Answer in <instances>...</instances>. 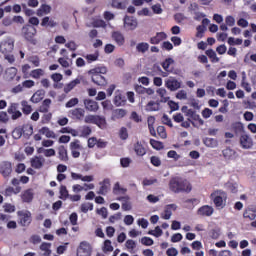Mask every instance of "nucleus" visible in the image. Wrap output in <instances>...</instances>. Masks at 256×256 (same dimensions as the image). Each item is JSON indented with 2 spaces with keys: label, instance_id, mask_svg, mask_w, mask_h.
Returning a JSON list of instances; mask_svg holds the SVG:
<instances>
[{
  "label": "nucleus",
  "instance_id": "774afa93",
  "mask_svg": "<svg viewBox=\"0 0 256 256\" xmlns=\"http://www.w3.org/2000/svg\"><path fill=\"white\" fill-rule=\"evenodd\" d=\"M78 105V98H71L67 104H65V108H73Z\"/></svg>",
  "mask_w": 256,
  "mask_h": 256
},
{
  "label": "nucleus",
  "instance_id": "49530a36",
  "mask_svg": "<svg viewBox=\"0 0 256 256\" xmlns=\"http://www.w3.org/2000/svg\"><path fill=\"white\" fill-rule=\"evenodd\" d=\"M102 250L104 251V253H110L113 252L114 248L112 246V241H110L109 239L104 241V246L102 247Z\"/></svg>",
  "mask_w": 256,
  "mask_h": 256
},
{
  "label": "nucleus",
  "instance_id": "8fccbe9b",
  "mask_svg": "<svg viewBox=\"0 0 256 256\" xmlns=\"http://www.w3.org/2000/svg\"><path fill=\"white\" fill-rule=\"evenodd\" d=\"M157 135L160 136L161 139H167V130L164 126H158L157 127Z\"/></svg>",
  "mask_w": 256,
  "mask_h": 256
},
{
  "label": "nucleus",
  "instance_id": "ea45409f",
  "mask_svg": "<svg viewBox=\"0 0 256 256\" xmlns=\"http://www.w3.org/2000/svg\"><path fill=\"white\" fill-rule=\"evenodd\" d=\"M127 189L122 188L119 182H116L113 188L114 195H126Z\"/></svg>",
  "mask_w": 256,
  "mask_h": 256
},
{
  "label": "nucleus",
  "instance_id": "1a4fd4ad",
  "mask_svg": "<svg viewBox=\"0 0 256 256\" xmlns=\"http://www.w3.org/2000/svg\"><path fill=\"white\" fill-rule=\"evenodd\" d=\"M7 112L11 116V119L13 121H16L17 119H20L22 117V112L18 110V104L17 103H12L9 105Z\"/></svg>",
  "mask_w": 256,
  "mask_h": 256
},
{
  "label": "nucleus",
  "instance_id": "bb28decb",
  "mask_svg": "<svg viewBox=\"0 0 256 256\" xmlns=\"http://www.w3.org/2000/svg\"><path fill=\"white\" fill-rule=\"evenodd\" d=\"M147 124H148V130L150 131L151 136L152 137H157L156 130L154 128L155 117L154 116H148Z\"/></svg>",
  "mask_w": 256,
  "mask_h": 256
},
{
  "label": "nucleus",
  "instance_id": "7c9ffc66",
  "mask_svg": "<svg viewBox=\"0 0 256 256\" xmlns=\"http://www.w3.org/2000/svg\"><path fill=\"white\" fill-rule=\"evenodd\" d=\"M243 217L245 219L255 220L256 219V207L246 209L243 213Z\"/></svg>",
  "mask_w": 256,
  "mask_h": 256
},
{
  "label": "nucleus",
  "instance_id": "f3484780",
  "mask_svg": "<svg viewBox=\"0 0 256 256\" xmlns=\"http://www.w3.org/2000/svg\"><path fill=\"white\" fill-rule=\"evenodd\" d=\"M21 199H22V202H25V203L33 202V199H34L33 188H28L24 190V192H22Z\"/></svg>",
  "mask_w": 256,
  "mask_h": 256
},
{
  "label": "nucleus",
  "instance_id": "603ef678",
  "mask_svg": "<svg viewBox=\"0 0 256 256\" xmlns=\"http://www.w3.org/2000/svg\"><path fill=\"white\" fill-rule=\"evenodd\" d=\"M148 235L155 236L156 238H160L163 235V230L159 226H156L155 230H151L148 232Z\"/></svg>",
  "mask_w": 256,
  "mask_h": 256
},
{
  "label": "nucleus",
  "instance_id": "79ce46f5",
  "mask_svg": "<svg viewBox=\"0 0 256 256\" xmlns=\"http://www.w3.org/2000/svg\"><path fill=\"white\" fill-rule=\"evenodd\" d=\"M93 124L98 126V128L100 129H104L107 127V120L105 119L104 116H100L97 118V120H95Z\"/></svg>",
  "mask_w": 256,
  "mask_h": 256
},
{
  "label": "nucleus",
  "instance_id": "6e6552de",
  "mask_svg": "<svg viewBox=\"0 0 256 256\" xmlns=\"http://www.w3.org/2000/svg\"><path fill=\"white\" fill-rule=\"evenodd\" d=\"M123 21H124V28L128 29L129 31H133L137 28L138 22L135 17L125 15Z\"/></svg>",
  "mask_w": 256,
  "mask_h": 256
},
{
  "label": "nucleus",
  "instance_id": "4c0bfd02",
  "mask_svg": "<svg viewBox=\"0 0 256 256\" xmlns=\"http://www.w3.org/2000/svg\"><path fill=\"white\" fill-rule=\"evenodd\" d=\"M174 64L173 58H166L164 62H161V67L164 69L165 72H173L170 68V65Z\"/></svg>",
  "mask_w": 256,
  "mask_h": 256
},
{
  "label": "nucleus",
  "instance_id": "4d7b16f0",
  "mask_svg": "<svg viewBox=\"0 0 256 256\" xmlns=\"http://www.w3.org/2000/svg\"><path fill=\"white\" fill-rule=\"evenodd\" d=\"M222 155H224L225 159L230 160L234 155V151L231 148H225L224 150H222Z\"/></svg>",
  "mask_w": 256,
  "mask_h": 256
},
{
  "label": "nucleus",
  "instance_id": "393cba45",
  "mask_svg": "<svg viewBox=\"0 0 256 256\" xmlns=\"http://www.w3.org/2000/svg\"><path fill=\"white\" fill-rule=\"evenodd\" d=\"M52 244L50 242H42L40 245V250L44 252L42 256H51L52 255Z\"/></svg>",
  "mask_w": 256,
  "mask_h": 256
},
{
  "label": "nucleus",
  "instance_id": "c756f323",
  "mask_svg": "<svg viewBox=\"0 0 256 256\" xmlns=\"http://www.w3.org/2000/svg\"><path fill=\"white\" fill-rule=\"evenodd\" d=\"M205 54L207 55L208 58H210L212 64L219 63L220 58L213 49L206 50Z\"/></svg>",
  "mask_w": 256,
  "mask_h": 256
},
{
  "label": "nucleus",
  "instance_id": "f03ea898",
  "mask_svg": "<svg viewBox=\"0 0 256 256\" xmlns=\"http://www.w3.org/2000/svg\"><path fill=\"white\" fill-rule=\"evenodd\" d=\"M108 73L106 66H98L88 71V75L91 76L92 83L98 87H106L108 80L105 77Z\"/></svg>",
  "mask_w": 256,
  "mask_h": 256
},
{
  "label": "nucleus",
  "instance_id": "2eb2a0df",
  "mask_svg": "<svg viewBox=\"0 0 256 256\" xmlns=\"http://www.w3.org/2000/svg\"><path fill=\"white\" fill-rule=\"evenodd\" d=\"M126 96H124L121 91L115 92L113 103L116 107H122L126 105Z\"/></svg>",
  "mask_w": 256,
  "mask_h": 256
},
{
  "label": "nucleus",
  "instance_id": "5fc2aeb1",
  "mask_svg": "<svg viewBox=\"0 0 256 256\" xmlns=\"http://www.w3.org/2000/svg\"><path fill=\"white\" fill-rule=\"evenodd\" d=\"M196 30H197L196 38L198 39L204 38V34L206 32V26H197Z\"/></svg>",
  "mask_w": 256,
  "mask_h": 256
},
{
  "label": "nucleus",
  "instance_id": "2f4dec72",
  "mask_svg": "<svg viewBox=\"0 0 256 256\" xmlns=\"http://www.w3.org/2000/svg\"><path fill=\"white\" fill-rule=\"evenodd\" d=\"M41 26L42 27L54 28L55 26H57V22H54V20L49 18V16H45L41 20Z\"/></svg>",
  "mask_w": 256,
  "mask_h": 256
},
{
  "label": "nucleus",
  "instance_id": "a878e982",
  "mask_svg": "<svg viewBox=\"0 0 256 256\" xmlns=\"http://www.w3.org/2000/svg\"><path fill=\"white\" fill-rule=\"evenodd\" d=\"M50 11H52V8L48 4H41L36 14L38 17H43L44 15L50 14Z\"/></svg>",
  "mask_w": 256,
  "mask_h": 256
},
{
  "label": "nucleus",
  "instance_id": "0e129e2a",
  "mask_svg": "<svg viewBox=\"0 0 256 256\" xmlns=\"http://www.w3.org/2000/svg\"><path fill=\"white\" fill-rule=\"evenodd\" d=\"M132 160L128 157L120 159V166L123 168H128L131 165Z\"/></svg>",
  "mask_w": 256,
  "mask_h": 256
},
{
  "label": "nucleus",
  "instance_id": "13d9d810",
  "mask_svg": "<svg viewBox=\"0 0 256 256\" xmlns=\"http://www.w3.org/2000/svg\"><path fill=\"white\" fill-rule=\"evenodd\" d=\"M161 122L162 124L169 126L170 128H173L172 120L169 118L167 114L162 115Z\"/></svg>",
  "mask_w": 256,
  "mask_h": 256
},
{
  "label": "nucleus",
  "instance_id": "680f3d73",
  "mask_svg": "<svg viewBox=\"0 0 256 256\" xmlns=\"http://www.w3.org/2000/svg\"><path fill=\"white\" fill-rule=\"evenodd\" d=\"M24 130L22 128H16L12 132V136L14 139H20L22 137Z\"/></svg>",
  "mask_w": 256,
  "mask_h": 256
},
{
  "label": "nucleus",
  "instance_id": "864d4df0",
  "mask_svg": "<svg viewBox=\"0 0 256 256\" xmlns=\"http://www.w3.org/2000/svg\"><path fill=\"white\" fill-rule=\"evenodd\" d=\"M150 144H151L152 148L157 150V151L164 148L163 143H161L159 141H156L155 139H151Z\"/></svg>",
  "mask_w": 256,
  "mask_h": 256
},
{
  "label": "nucleus",
  "instance_id": "e2e57ef3",
  "mask_svg": "<svg viewBox=\"0 0 256 256\" xmlns=\"http://www.w3.org/2000/svg\"><path fill=\"white\" fill-rule=\"evenodd\" d=\"M92 133V130L88 126H83L81 130V137H89Z\"/></svg>",
  "mask_w": 256,
  "mask_h": 256
},
{
  "label": "nucleus",
  "instance_id": "bf43d9fd",
  "mask_svg": "<svg viewBox=\"0 0 256 256\" xmlns=\"http://www.w3.org/2000/svg\"><path fill=\"white\" fill-rule=\"evenodd\" d=\"M210 238H212L213 240H216L220 237V228H213L211 229V231L209 232Z\"/></svg>",
  "mask_w": 256,
  "mask_h": 256
},
{
  "label": "nucleus",
  "instance_id": "3c124183",
  "mask_svg": "<svg viewBox=\"0 0 256 256\" xmlns=\"http://www.w3.org/2000/svg\"><path fill=\"white\" fill-rule=\"evenodd\" d=\"M99 115H88L84 116V123L86 124H93L96 122V120L99 118Z\"/></svg>",
  "mask_w": 256,
  "mask_h": 256
},
{
  "label": "nucleus",
  "instance_id": "ddd939ff",
  "mask_svg": "<svg viewBox=\"0 0 256 256\" xmlns=\"http://www.w3.org/2000/svg\"><path fill=\"white\" fill-rule=\"evenodd\" d=\"M83 104H84V108L87 111L97 112L99 110V104H98V102H95L94 100L84 99Z\"/></svg>",
  "mask_w": 256,
  "mask_h": 256
},
{
  "label": "nucleus",
  "instance_id": "a18cd8bd",
  "mask_svg": "<svg viewBox=\"0 0 256 256\" xmlns=\"http://www.w3.org/2000/svg\"><path fill=\"white\" fill-rule=\"evenodd\" d=\"M28 62L31 63L33 67L38 68L40 66V58L38 55L28 57Z\"/></svg>",
  "mask_w": 256,
  "mask_h": 256
},
{
  "label": "nucleus",
  "instance_id": "9b49d317",
  "mask_svg": "<svg viewBox=\"0 0 256 256\" xmlns=\"http://www.w3.org/2000/svg\"><path fill=\"white\" fill-rule=\"evenodd\" d=\"M214 214L213 206L204 205L198 208L197 215L199 217H211Z\"/></svg>",
  "mask_w": 256,
  "mask_h": 256
},
{
  "label": "nucleus",
  "instance_id": "5701e85b",
  "mask_svg": "<svg viewBox=\"0 0 256 256\" xmlns=\"http://www.w3.org/2000/svg\"><path fill=\"white\" fill-rule=\"evenodd\" d=\"M44 158H41L39 156H35L34 158L31 159V167L33 169H41L44 166Z\"/></svg>",
  "mask_w": 256,
  "mask_h": 256
},
{
  "label": "nucleus",
  "instance_id": "a19ab883",
  "mask_svg": "<svg viewBox=\"0 0 256 256\" xmlns=\"http://www.w3.org/2000/svg\"><path fill=\"white\" fill-rule=\"evenodd\" d=\"M59 194H60L59 199H62L65 201L69 198V193L66 185H60Z\"/></svg>",
  "mask_w": 256,
  "mask_h": 256
},
{
  "label": "nucleus",
  "instance_id": "aec40b11",
  "mask_svg": "<svg viewBox=\"0 0 256 256\" xmlns=\"http://www.w3.org/2000/svg\"><path fill=\"white\" fill-rule=\"evenodd\" d=\"M110 189V180L108 178H105L104 181L100 182V190H98V195H107L108 191Z\"/></svg>",
  "mask_w": 256,
  "mask_h": 256
},
{
  "label": "nucleus",
  "instance_id": "37998d69",
  "mask_svg": "<svg viewBox=\"0 0 256 256\" xmlns=\"http://www.w3.org/2000/svg\"><path fill=\"white\" fill-rule=\"evenodd\" d=\"M39 133L41 135H45L46 138H55V134L52 130H50L48 127H42L40 130H39Z\"/></svg>",
  "mask_w": 256,
  "mask_h": 256
},
{
  "label": "nucleus",
  "instance_id": "f8f14e48",
  "mask_svg": "<svg viewBox=\"0 0 256 256\" xmlns=\"http://www.w3.org/2000/svg\"><path fill=\"white\" fill-rule=\"evenodd\" d=\"M77 256H91V246L87 242H81L77 250Z\"/></svg>",
  "mask_w": 256,
  "mask_h": 256
},
{
  "label": "nucleus",
  "instance_id": "052dcab7",
  "mask_svg": "<svg viewBox=\"0 0 256 256\" xmlns=\"http://www.w3.org/2000/svg\"><path fill=\"white\" fill-rule=\"evenodd\" d=\"M119 137L122 141H126L128 139V130L126 127L120 128Z\"/></svg>",
  "mask_w": 256,
  "mask_h": 256
},
{
  "label": "nucleus",
  "instance_id": "c9c22d12",
  "mask_svg": "<svg viewBox=\"0 0 256 256\" xmlns=\"http://www.w3.org/2000/svg\"><path fill=\"white\" fill-rule=\"evenodd\" d=\"M159 110H160V102L150 101L146 105V111L148 112H154Z\"/></svg>",
  "mask_w": 256,
  "mask_h": 256
},
{
  "label": "nucleus",
  "instance_id": "7ed1b4c3",
  "mask_svg": "<svg viewBox=\"0 0 256 256\" xmlns=\"http://www.w3.org/2000/svg\"><path fill=\"white\" fill-rule=\"evenodd\" d=\"M210 199L215 204L216 209L221 210L227 206L228 195L223 190H216L211 193Z\"/></svg>",
  "mask_w": 256,
  "mask_h": 256
},
{
  "label": "nucleus",
  "instance_id": "e433bc0d",
  "mask_svg": "<svg viewBox=\"0 0 256 256\" xmlns=\"http://www.w3.org/2000/svg\"><path fill=\"white\" fill-rule=\"evenodd\" d=\"M81 83L80 79L72 80L70 83L65 85L64 87V93H69L71 92L77 85Z\"/></svg>",
  "mask_w": 256,
  "mask_h": 256
},
{
  "label": "nucleus",
  "instance_id": "412c9836",
  "mask_svg": "<svg viewBox=\"0 0 256 256\" xmlns=\"http://www.w3.org/2000/svg\"><path fill=\"white\" fill-rule=\"evenodd\" d=\"M58 159L62 162H68L69 160L67 148L63 145L58 147Z\"/></svg>",
  "mask_w": 256,
  "mask_h": 256
},
{
  "label": "nucleus",
  "instance_id": "6e6d98bb",
  "mask_svg": "<svg viewBox=\"0 0 256 256\" xmlns=\"http://www.w3.org/2000/svg\"><path fill=\"white\" fill-rule=\"evenodd\" d=\"M84 58H86L88 63H93L95 61H98L99 53L96 52L95 54H87Z\"/></svg>",
  "mask_w": 256,
  "mask_h": 256
},
{
  "label": "nucleus",
  "instance_id": "de8ad7c7",
  "mask_svg": "<svg viewBox=\"0 0 256 256\" xmlns=\"http://www.w3.org/2000/svg\"><path fill=\"white\" fill-rule=\"evenodd\" d=\"M94 210V204L92 203H82L81 204V212L82 213H88L89 211Z\"/></svg>",
  "mask_w": 256,
  "mask_h": 256
},
{
  "label": "nucleus",
  "instance_id": "423d86ee",
  "mask_svg": "<svg viewBox=\"0 0 256 256\" xmlns=\"http://www.w3.org/2000/svg\"><path fill=\"white\" fill-rule=\"evenodd\" d=\"M68 118L72 119L74 122L84 121L85 109H82V108L70 109L68 111Z\"/></svg>",
  "mask_w": 256,
  "mask_h": 256
},
{
  "label": "nucleus",
  "instance_id": "58836bf2",
  "mask_svg": "<svg viewBox=\"0 0 256 256\" xmlns=\"http://www.w3.org/2000/svg\"><path fill=\"white\" fill-rule=\"evenodd\" d=\"M44 98V94L41 91H36L35 94L32 95V97L30 98V101L33 104H38L40 101H42Z\"/></svg>",
  "mask_w": 256,
  "mask_h": 256
},
{
  "label": "nucleus",
  "instance_id": "09e8293b",
  "mask_svg": "<svg viewBox=\"0 0 256 256\" xmlns=\"http://www.w3.org/2000/svg\"><path fill=\"white\" fill-rule=\"evenodd\" d=\"M20 192H21V187H19V186L16 187V190L13 187L5 188V195H7V196H11L13 194H18Z\"/></svg>",
  "mask_w": 256,
  "mask_h": 256
},
{
  "label": "nucleus",
  "instance_id": "9d476101",
  "mask_svg": "<svg viewBox=\"0 0 256 256\" xmlns=\"http://www.w3.org/2000/svg\"><path fill=\"white\" fill-rule=\"evenodd\" d=\"M12 173V163L8 161H3L0 163V174L6 179L11 176Z\"/></svg>",
  "mask_w": 256,
  "mask_h": 256
},
{
  "label": "nucleus",
  "instance_id": "b1692460",
  "mask_svg": "<svg viewBox=\"0 0 256 256\" xmlns=\"http://www.w3.org/2000/svg\"><path fill=\"white\" fill-rule=\"evenodd\" d=\"M177 209V206L175 204H169L165 207L164 213L161 214L162 219L169 220L170 217H172V210Z\"/></svg>",
  "mask_w": 256,
  "mask_h": 256
},
{
  "label": "nucleus",
  "instance_id": "c85d7f7f",
  "mask_svg": "<svg viewBox=\"0 0 256 256\" xmlns=\"http://www.w3.org/2000/svg\"><path fill=\"white\" fill-rule=\"evenodd\" d=\"M134 152H136L137 156L144 157L146 155V148L141 142H136V144H134Z\"/></svg>",
  "mask_w": 256,
  "mask_h": 256
},
{
  "label": "nucleus",
  "instance_id": "473e14b6",
  "mask_svg": "<svg viewBox=\"0 0 256 256\" xmlns=\"http://www.w3.org/2000/svg\"><path fill=\"white\" fill-rule=\"evenodd\" d=\"M21 107H22V113L24 115H30L33 112V106L29 105V102L26 100H23L21 102Z\"/></svg>",
  "mask_w": 256,
  "mask_h": 256
},
{
  "label": "nucleus",
  "instance_id": "6ab92c4d",
  "mask_svg": "<svg viewBox=\"0 0 256 256\" xmlns=\"http://www.w3.org/2000/svg\"><path fill=\"white\" fill-rule=\"evenodd\" d=\"M111 38L114 40L116 45H118L119 47H122L124 45V43L126 42L124 35L119 31L113 32L111 34Z\"/></svg>",
  "mask_w": 256,
  "mask_h": 256
},
{
  "label": "nucleus",
  "instance_id": "f704fd0d",
  "mask_svg": "<svg viewBox=\"0 0 256 256\" xmlns=\"http://www.w3.org/2000/svg\"><path fill=\"white\" fill-rule=\"evenodd\" d=\"M149 49H150V45L149 43H146V42L138 43L136 46V51L139 54H145L147 51H149Z\"/></svg>",
  "mask_w": 256,
  "mask_h": 256
},
{
  "label": "nucleus",
  "instance_id": "f257e3e1",
  "mask_svg": "<svg viewBox=\"0 0 256 256\" xmlns=\"http://www.w3.org/2000/svg\"><path fill=\"white\" fill-rule=\"evenodd\" d=\"M169 189L174 194H188L192 191V185L186 178L176 176L170 179Z\"/></svg>",
  "mask_w": 256,
  "mask_h": 256
},
{
  "label": "nucleus",
  "instance_id": "338daca9",
  "mask_svg": "<svg viewBox=\"0 0 256 256\" xmlns=\"http://www.w3.org/2000/svg\"><path fill=\"white\" fill-rule=\"evenodd\" d=\"M141 243L144 246H151V245H154V240L151 239L150 237H143L141 239Z\"/></svg>",
  "mask_w": 256,
  "mask_h": 256
},
{
  "label": "nucleus",
  "instance_id": "69168bd1",
  "mask_svg": "<svg viewBox=\"0 0 256 256\" xmlns=\"http://www.w3.org/2000/svg\"><path fill=\"white\" fill-rule=\"evenodd\" d=\"M150 162L152 166H155V167L161 166V160L158 156H151Z\"/></svg>",
  "mask_w": 256,
  "mask_h": 256
},
{
  "label": "nucleus",
  "instance_id": "39448f33",
  "mask_svg": "<svg viewBox=\"0 0 256 256\" xmlns=\"http://www.w3.org/2000/svg\"><path fill=\"white\" fill-rule=\"evenodd\" d=\"M17 217L18 224L21 225V227H29L33 222V215L29 210H19L17 212Z\"/></svg>",
  "mask_w": 256,
  "mask_h": 256
},
{
  "label": "nucleus",
  "instance_id": "c03bdc74",
  "mask_svg": "<svg viewBox=\"0 0 256 256\" xmlns=\"http://www.w3.org/2000/svg\"><path fill=\"white\" fill-rule=\"evenodd\" d=\"M45 72L43 69H33L30 73V76L32 79H40L42 76H44Z\"/></svg>",
  "mask_w": 256,
  "mask_h": 256
},
{
  "label": "nucleus",
  "instance_id": "cd10ccee",
  "mask_svg": "<svg viewBox=\"0 0 256 256\" xmlns=\"http://www.w3.org/2000/svg\"><path fill=\"white\" fill-rule=\"evenodd\" d=\"M126 115H127L126 109H115L113 111L111 119H113L114 121L119 120V119H123L124 117H126Z\"/></svg>",
  "mask_w": 256,
  "mask_h": 256
},
{
  "label": "nucleus",
  "instance_id": "72a5a7b5",
  "mask_svg": "<svg viewBox=\"0 0 256 256\" xmlns=\"http://www.w3.org/2000/svg\"><path fill=\"white\" fill-rule=\"evenodd\" d=\"M203 144L207 148H217L218 147V140L215 138H205L203 139Z\"/></svg>",
  "mask_w": 256,
  "mask_h": 256
},
{
  "label": "nucleus",
  "instance_id": "4468645a",
  "mask_svg": "<svg viewBox=\"0 0 256 256\" xmlns=\"http://www.w3.org/2000/svg\"><path fill=\"white\" fill-rule=\"evenodd\" d=\"M168 38L167 33L164 32H158L155 36H152L150 38L151 45H159L161 42L166 40Z\"/></svg>",
  "mask_w": 256,
  "mask_h": 256
},
{
  "label": "nucleus",
  "instance_id": "4be33fe9",
  "mask_svg": "<svg viewBox=\"0 0 256 256\" xmlns=\"http://www.w3.org/2000/svg\"><path fill=\"white\" fill-rule=\"evenodd\" d=\"M17 68L16 67H10L7 70H5V80L8 82H11L13 79L17 77Z\"/></svg>",
  "mask_w": 256,
  "mask_h": 256
},
{
  "label": "nucleus",
  "instance_id": "0eeeda50",
  "mask_svg": "<svg viewBox=\"0 0 256 256\" xmlns=\"http://www.w3.org/2000/svg\"><path fill=\"white\" fill-rule=\"evenodd\" d=\"M14 47L15 44L12 40H3L2 42H0V53L4 55L11 54Z\"/></svg>",
  "mask_w": 256,
  "mask_h": 256
},
{
  "label": "nucleus",
  "instance_id": "a211bd4d",
  "mask_svg": "<svg viewBox=\"0 0 256 256\" xmlns=\"http://www.w3.org/2000/svg\"><path fill=\"white\" fill-rule=\"evenodd\" d=\"M165 87L168 88L171 92H174L181 88V82L177 79H169L165 82Z\"/></svg>",
  "mask_w": 256,
  "mask_h": 256
},
{
  "label": "nucleus",
  "instance_id": "20e7f679",
  "mask_svg": "<svg viewBox=\"0 0 256 256\" xmlns=\"http://www.w3.org/2000/svg\"><path fill=\"white\" fill-rule=\"evenodd\" d=\"M37 30L32 25H26L22 27V36L24 39L27 40L28 43L32 44L33 46L38 44V40H36Z\"/></svg>",
  "mask_w": 256,
  "mask_h": 256
},
{
  "label": "nucleus",
  "instance_id": "dca6fc26",
  "mask_svg": "<svg viewBox=\"0 0 256 256\" xmlns=\"http://www.w3.org/2000/svg\"><path fill=\"white\" fill-rule=\"evenodd\" d=\"M240 146H242L243 149H251L253 147L252 138H250L247 134L241 135Z\"/></svg>",
  "mask_w": 256,
  "mask_h": 256
}]
</instances>
